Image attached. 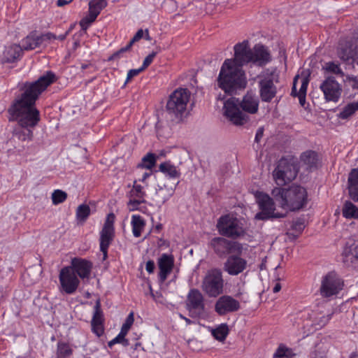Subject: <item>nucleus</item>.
<instances>
[{
    "label": "nucleus",
    "mask_w": 358,
    "mask_h": 358,
    "mask_svg": "<svg viewBox=\"0 0 358 358\" xmlns=\"http://www.w3.org/2000/svg\"><path fill=\"white\" fill-rule=\"evenodd\" d=\"M23 52L21 45L16 43H10L5 45L0 60L2 63H13L19 60L22 56Z\"/></svg>",
    "instance_id": "nucleus-22"
},
{
    "label": "nucleus",
    "mask_w": 358,
    "mask_h": 358,
    "mask_svg": "<svg viewBox=\"0 0 358 358\" xmlns=\"http://www.w3.org/2000/svg\"><path fill=\"white\" fill-rule=\"evenodd\" d=\"M252 50V63L258 66H264L271 60V56L267 49L262 45H255Z\"/></svg>",
    "instance_id": "nucleus-25"
},
{
    "label": "nucleus",
    "mask_w": 358,
    "mask_h": 358,
    "mask_svg": "<svg viewBox=\"0 0 358 358\" xmlns=\"http://www.w3.org/2000/svg\"><path fill=\"white\" fill-rule=\"evenodd\" d=\"M296 166L286 159H281L274 171L273 177L275 183L283 186L292 181L297 176Z\"/></svg>",
    "instance_id": "nucleus-9"
},
{
    "label": "nucleus",
    "mask_w": 358,
    "mask_h": 358,
    "mask_svg": "<svg viewBox=\"0 0 358 358\" xmlns=\"http://www.w3.org/2000/svg\"><path fill=\"white\" fill-rule=\"evenodd\" d=\"M343 254L346 258H350L351 260L355 259L358 261V239L347 245L344 249Z\"/></svg>",
    "instance_id": "nucleus-41"
},
{
    "label": "nucleus",
    "mask_w": 358,
    "mask_h": 358,
    "mask_svg": "<svg viewBox=\"0 0 358 358\" xmlns=\"http://www.w3.org/2000/svg\"><path fill=\"white\" fill-rule=\"evenodd\" d=\"M263 134H264V129L262 128L258 129V130L257 131L256 134H255V141L257 143L260 141L261 138L263 136Z\"/></svg>",
    "instance_id": "nucleus-61"
},
{
    "label": "nucleus",
    "mask_w": 358,
    "mask_h": 358,
    "mask_svg": "<svg viewBox=\"0 0 358 358\" xmlns=\"http://www.w3.org/2000/svg\"><path fill=\"white\" fill-rule=\"evenodd\" d=\"M311 358H326V357L324 354L318 355L316 352H314L311 355Z\"/></svg>",
    "instance_id": "nucleus-64"
},
{
    "label": "nucleus",
    "mask_w": 358,
    "mask_h": 358,
    "mask_svg": "<svg viewBox=\"0 0 358 358\" xmlns=\"http://www.w3.org/2000/svg\"><path fill=\"white\" fill-rule=\"evenodd\" d=\"M345 81L353 90H358V78L354 76H347Z\"/></svg>",
    "instance_id": "nucleus-53"
},
{
    "label": "nucleus",
    "mask_w": 358,
    "mask_h": 358,
    "mask_svg": "<svg viewBox=\"0 0 358 358\" xmlns=\"http://www.w3.org/2000/svg\"><path fill=\"white\" fill-rule=\"evenodd\" d=\"M40 36H41L42 43L45 41L56 40V38H57V35H55L51 32H48L44 34H41V35H40Z\"/></svg>",
    "instance_id": "nucleus-58"
},
{
    "label": "nucleus",
    "mask_w": 358,
    "mask_h": 358,
    "mask_svg": "<svg viewBox=\"0 0 358 358\" xmlns=\"http://www.w3.org/2000/svg\"><path fill=\"white\" fill-rule=\"evenodd\" d=\"M255 197L260 210L255 216L256 220H268L283 218L286 216V213L275 211V203L273 199L268 194L262 192H257Z\"/></svg>",
    "instance_id": "nucleus-7"
},
{
    "label": "nucleus",
    "mask_w": 358,
    "mask_h": 358,
    "mask_svg": "<svg viewBox=\"0 0 358 358\" xmlns=\"http://www.w3.org/2000/svg\"><path fill=\"white\" fill-rule=\"evenodd\" d=\"M348 185H358V169H353L348 177Z\"/></svg>",
    "instance_id": "nucleus-52"
},
{
    "label": "nucleus",
    "mask_w": 358,
    "mask_h": 358,
    "mask_svg": "<svg viewBox=\"0 0 358 358\" xmlns=\"http://www.w3.org/2000/svg\"><path fill=\"white\" fill-rule=\"evenodd\" d=\"M150 294L152 299L157 303H162V295L160 292L154 293L150 287Z\"/></svg>",
    "instance_id": "nucleus-60"
},
{
    "label": "nucleus",
    "mask_w": 358,
    "mask_h": 358,
    "mask_svg": "<svg viewBox=\"0 0 358 358\" xmlns=\"http://www.w3.org/2000/svg\"><path fill=\"white\" fill-rule=\"evenodd\" d=\"M337 55L345 64L358 65V37L340 41Z\"/></svg>",
    "instance_id": "nucleus-10"
},
{
    "label": "nucleus",
    "mask_w": 358,
    "mask_h": 358,
    "mask_svg": "<svg viewBox=\"0 0 358 358\" xmlns=\"http://www.w3.org/2000/svg\"><path fill=\"white\" fill-rule=\"evenodd\" d=\"M134 322V313L131 312L128 315L124 322L123 323V324L121 327V329H120V332H122V333L123 332L125 335H127L128 331H129L131 327L132 326Z\"/></svg>",
    "instance_id": "nucleus-47"
},
{
    "label": "nucleus",
    "mask_w": 358,
    "mask_h": 358,
    "mask_svg": "<svg viewBox=\"0 0 358 358\" xmlns=\"http://www.w3.org/2000/svg\"><path fill=\"white\" fill-rule=\"evenodd\" d=\"M217 81L219 87L228 94L245 88L248 83L243 68L230 59H225L223 62Z\"/></svg>",
    "instance_id": "nucleus-3"
},
{
    "label": "nucleus",
    "mask_w": 358,
    "mask_h": 358,
    "mask_svg": "<svg viewBox=\"0 0 358 358\" xmlns=\"http://www.w3.org/2000/svg\"><path fill=\"white\" fill-rule=\"evenodd\" d=\"M145 202V199L130 198L127 202V208L130 211H134L138 210V206L141 203Z\"/></svg>",
    "instance_id": "nucleus-48"
},
{
    "label": "nucleus",
    "mask_w": 358,
    "mask_h": 358,
    "mask_svg": "<svg viewBox=\"0 0 358 358\" xmlns=\"http://www.w3.org/2000/svg\"><path fill=\"white\" fill-rule=\"evenodd\" d=\"M128 196L129 198H136L144 199L145 196V192L144 190V187L138 184L137 180L134 182L133 187L129 191Z\"/></svg>",
    "instance_id": "nucleus-43"
},
{
    "label": "nucleus",
    "mask_w": 358,
    "mask_h": 358,
    "mask_svg": "<svg viewBox=\"0 0 358 358\" xmlns=\"http://www.w3.org/2000/svg\"><path fill=\"white\" fill-rule=\"evenodd\" d=\"M301 161L308 168L311 169L316 166L317 158V153L312 150H308L303 152L301 155Z\"/></svg>",
    "instance_id": "nucleus-32"
},
{
    "label": "nucleus",
    "mask_w": 358,
    "mask_h": 358,
    "mask_svg": "<svg viewBox=\"0 0 358 358\" xmlns=\"http://www.w3.org/2000/svg\"><path fill=\"white\" fill-rule=\"evenodd\" d=\"M21 43L23 51L34 50L39 47L42 42L40 35H37L36 33H31L22 40Z\"/></svg>",
    "instance_id": "nucleus-28"
},
{
    "label": "nucleus",
    "mask_w": 358,
    "mask_h": 358,
    "mask_svg": "<svg viewBox=\"0 0 358 358\" xmlns=\"http://www.w3.org/2000/svg\"><path fill=\"white\" fill-rule=\"evenodd\" d=\"M322 69L329 73L334 74L339 77L344 76V72L343 71L340 64L335 62H328L324 64L322 67Z\"/></svg>",
    "instance_id": "nucleus-35"
},
{
    "label": "nucleus",
    "mask_w": 358,
    "mask_h": 358,
    "mask_svg": "<svg viewBox=\"0 0 358 358\" xmlns=\"http://www.w3.org/2000/svg\"><path fill=\"white\" fill-rule=\"evenodd\" d=\"M306 317L311 322V325L315 329L324 327L331 318V314H322L317 310H313L307 311Z\"/></svg>",
    "instance_id": "nucleus-24"
},
{
    "label": "nucleus",
    "mask_w": 358,
    "mask_h": 358,
    "mask_svg": "<svg viewBox=\"0 0 358 358\" xmlns=\"http://www.w3.org/2000/svg\"><path fill=\"white\" fill-rule=\"evenodd\" d=\"M13 272V265L10 260L5 259L0 264V278L8 277Z\"/></svg>",
    "instance_id": "nucleus-44"
},
{
    "label": "nucleus",
    "mask_w": 358,
    "mask_h": 358,
    "mask_svg": "<svg viewBox=\"0 0 358 358\" xmlns=\"http://www.w3.org/2000/svg\"><path fill=\"white\" fill-rule=\"evenodd\" d=\"M258 108V97L254 93L248 92L241 101L234 97L227 100L224 104V114L233 124L242 126L249 120L246 113L255 114Z\"/></svg>",
    "instance_id": "nucleus-2"
},
{
    "label": "nucleus",
    "mask_w": 358,
    "mask_h": 358,
    "mask_svg": "<svg viewBox=\"0 0 358 358\" xmlns=\"http://www.w3.org/2000/svg\"><path fill=\"white\" fill-rule=\"evenodd\" d=\"M73 273L78 275L80 278H88L92 268V263L85 259L73 258L71 260V266Z\"/></svg>",
    "instance_id": "nucleus-23"
},
{
    "label": "nucleus",
    "mask_w": 358,
    "mask_h": 358,
    "mask_svg": "<svg viewBox=\"0 0 358 358\" xmlns=\"http://www.w3.org/2000/svg\"><path fill=\"white\" fill-rule=\"evenodd\" d=\"M126 335L122 332H120L114 338L116 340L117 343L122 344L124 346L129 345V341L125 338Z\"/></svg>",
    "instance_id": "nucleus-55"
},
{
    "label": "nucleus",
    "mask_w": 358,
    "mask_h": 358,
    "mask_svg": "<svg viewBox=\"0 0 358 358\" xmlns=\"http://www.w3.org/2000/svg\"><path fill=\"white\" fill-rule=\"evenodd\" d=\"M296 354L292 349L281 344L278 346L273 357V358H294Z\"/></svg>",
    "instance_id": "nucleus-37"
},
{
    "label": "nucleus",
    "mask_w": 358,
    "mask_h": 358,
    "mask_svg": "<svg viewBox=\"0 0 358 358\" xmlns=\"http://www.w3.org/2000/svg\"><path fill=\"white\" fill-rule=\"evenodd\" d=\"M203 291L210 297H216L223 292L224 279L220 268L207 271L202 282Z\"/></svg>",
    "instance_id": "nucleus-8"
},
{
    "label": "nucleus",
    "mask_w": 358,
    "mask_h": 358,
    "mask_svg": "<svg viewBox=\"0 0 358 358\" xmlns=\"http://www.w3.org/2000/svg\"><path fill=\"white\" fill-rule=\"evenodd\" d=\"M56 81L55 74L48 71L36 81L25 85L24 91L17 96L8 109L10 121H16L14 135L22 141H31L32 129L41 120L40 112L36 108V101L40 94L52 83Z\"/></svg>",
    "instance_id": "nucleus-1"
},
{
    "label": "nucleus",
    "mask_w": 358,
    "mask_h": 358,
    "mask_svg": "<svg viewBox=\"0 0 358 358\" xmlns=\"http://www.w3.org/2000/svg\"><path fill=\"white\" fill-rule=\"evenodd\" d=\"M185 306L190 317H203L205 314V303L201 292L196 289H191L187 296Z\"/></svg>",
    "instance_id": "nucleus-14"
},
{
    "label": "nucleus",
    "mask_w": 358,
    "mask_h": 358,
    "mask_svg": "<svg viewBox=\"0 0 358 358\" xmlns=\"http://www.w3.org/2000/svg\"><path fill=\"white\" fill-rule=\"evenodd\" d=\"M96 17H94L89 13V14L80 22V25L83 30H86L90 25L96 20Z\"/></svg>",
    "instance_id": "nucleus-49"
},
{
    "label": "nucleus",
    "mask_w": 358,
    "mask_h": 358,
    "mask_svg": "<svg viewBox=\"0 0 358 358\" xmlns=\"http://www.w3.org/2000/svg\"><path fill=\"white\" fill-rule=\"evenodd\" d=\"M159 171L169 179H178L180 177V169L171 161H166L159 164Z\"/></svg>",
    "instance_id": "nucleus-27"
},
{
    "label": "nucleus",
    "mask_w": 358,
    "mask_h": 358,
    "mask_svg": "<svg viewBox=\"0 0 358 358\" xmlns=\"http://www.w3.org/2000/svg\"><path fill=\"white\" fill-rule=\"evenodd\" d=\"M72 27H71L68 31H66L64 34H60L59 36H57L56 39L59 41H64L66 36L69 34Z\"/></svg>",
    "instance_id": "nucleus-62"
},
{
    "label": "nucleus",
    "mask_w": 358,
    "mask_h": 358,
    "mask_svg": "<svg viewBox=\"0 0 358 358\" xmlns=\"http://www.w3.org/2000/svg\"><path fill=\"white\" fill-rule=\"evenodd\" d=\"M358 110V101L347 104L339 114L341 119H348Z\"/></svg>",
    "instance_id": "nucleus-42"
},
{
    "label": "nucleus",
    "mask_w": 358,
    "mask_h": 358,
    "mask_svg": "<svg viewBox=\"0 0 358 358\" xmlns=\"http://www.w3.org/2000/svg\"><path fill=\"white\" fill-rule=\"evenodd\" d=\"M299 79V76L297 75L294 77V81H293V87L292 89V96H297L299 99V102H301V99H303V101L306 99V94L307 92L308 85L309 83V79L308 77H303L300 78L301 79V86L299 88V90L297 92L296 90V85L298 83V80Z\"/></svg>",
    "instance_id": "nucleus-26"
},
{
    "label": "nucleus",
    "mask_w": 358,
    "mask_h": 358,
    "mask_svg": "<svg viewBox=\"0 0 358 358\" xmlns=\"http://www.w3.org/2000/svg\"><path fill=\"white\" fill-rule=\"evenodd\" d=\"M190 94L187 89L176 90L169 96L166 103V111L176 121L181 120L187 109Z\"/></svg>",
    "instance_id": "nucleus-5"
},
{
    "label": "nucleus",
    "mask_w": 358,
    "mask_h": 358,
    "mask_svg": "<svg viewBox=\"0 0 358 358\" xmlns=\"http://www.w3.org/2000/svg\"><path fill=\"white\" fill-rule=\"evenodd\" d=\"M157 158V157L155 154L148 153L142 158L141 162L138 165V168L151 170L155 166Z\"/></svg>",
    "instance_id": "nucleus-36"
},
{
    "label": "nucleus",
    "mask_w": 358,
    "mask_h": 358,
    "mask_svg": "<svg viewBox=\"0 0 358 358\" xmlns=\"http://www.w3.org/2000/svg\"><path fill=\"white\" fill-rule=\"evenodd\" d=\"M115 216L114 213L108 214L103 227L100 231L99 245L100 251L103 253V259L108 257V250L115 237Z\"/></svg>",
    "instance_id": "nucleus-12"
},
{
    "label": "nucleus",
    "mask_w": 358,
    "mask_h": 358,
    "mask_svg": "<svg viewBox=\"0 0 358 358\" xmlns=\"http://www.w3.org/2000/svg\"><path fill=\"white\" fill-rule=\"evenodd\" d=\"M210 246L220 257H224L231 253L241 254L243 250V246L240 243L228 240L224 237L213 238L210 241Z\"/></svg>",
    "instance_id": "nucleus-13"
},
{
    "label": "nucleus",
    "mask_w": 358,
    "mask_h": 358,
    "mask_svg": "<svg viewBox=\"0 0 358 358\" xmlns=\"http://www.w3.org/2000/svg\"><path fill=\"white\" fill-rule=\"evenodd\" d=\"M155 268V264L154 261L149 260L146 262L145 270L147 271L148 273H153Z\"/></svg>",
    "instance_id": "nucleus-59"
},
{
    "label": "nucleus",
    "mask_w": 358,
    "mask_h": 358,
    "mask_svg": "<svg viewBox=\"0 0 358 358\" xmlns=\"http://www.w3.org/2000/svg\"><path fill=\"white\" fill-rule=\"evenodd\" d=\"M216 227L221 236L230 238H238L246 234L243 222L230 214L221 216L217 220Z\"/></svg>",
    "instance_id": "nucleus-6"
},
{
    "label": "nucleus",
    "mask_w": 358,
    "mask_h": 358,
    "mask_svg": "<svg viewBox=\"0 0 358 358\" xmlns=\"http://www.w3.org/2000/svg\"><path fill=\"white\" fill-rule=\"evenodd\" d=\"M211 334L216 340L222 342L229 334L228 327L226 324H221L217 328L213 329Z\"/></svg>",
    "instance_id": "nucleus-39"
},
{
    "label": "nucleus",
    "mask_w": 358,
    "mask_h": 358,
    "mask_svg": "<svg viewBox=\"0 0 358 358\" xmlns=\"http://www.w3.org/2000/svg\"><path fill=\"white\" fill-rule=\"evenodd\" d=\"M247 260L237 255H231L228 257L224 263L223 268L230 275H238L246 269Z\"/></svg>",
    "instance_id": "nucleus-18"
},
{
    "label": "nucleus",
    "mask_w": 358,
    "mask_h": 358,
    "mask_svg": "<svg viewBox=\"0 0 358 358\" xmlns=\"http://www.w3.org/2000/svg\"><path fill=\"white\" fill-rule=\"evenodd\" d=\"M259 95L264 102H270L276 95L277 88L271 76H266L259 81Z\"/></svg>",
    "instance_id": "nucleus-20"
},
{
    "label": "nucleus",
    "mask_w": 358,
    "mask_h": 358,
    "mask_svg": "<svg viewBox=\"0 0 358 358\" xmlns=\"http://www.w3.org/2000/svg\"><path fill=\"white\" fill-rule=\"evenodd\" d=\"M271 194L282 209L289 211H298L308 203V192L300 185H292L288 188L275 187Z\"/></svg>",
    "instance_id": "nucleus-4"
},
{
    "label": "nucleus",
    "mask_w": 358,
    "mask_h": 358,
    "mask_svg": "<svg viewBox=\"0 0 358 358\" xmlns=\"http://www.w3.org/2000/svg\"><path fill=\"white\" fill-rule=\"evenodd\" d=\"M292 228L300 234L304 229V224L301 221L296 220L293 222Z\"/></svg>",
    "instance_id": "nucleus-56"
},
{
    "label": "nucleus",
    "mask_w": 358,
    "mask_h": 358,
    "mask_svg": "<svg viewBox=\"0 0 358 358\" xmlns=\"http://www.w3.org/2000/svg\"><path fill=\"white\" fill-rule=\"evenodd\" d=\"M60 283V291L66 294H72L76 292L79 285L80 280L71 268L65 266L60 270L59 275Z\"/></svg>",
    "instance_id": "nucleus-15"
},
{
    "label": "nucleus",
    "mask_w": 358,
    "mask_h": 358,
    "mask_svg": "<svg viewBox=\"0 0 358 358\" xmlns=\"http://www.w3.org/2000/svg\"><path fill=\"white\" fill-rule=\"evenodd\" d=\"M159 272L158 274L160 282H164L171 273L174 266V258L172 255L163 253L157 261Z\"/></svg>",
    "instance_id": "nucleus-21"
},
{
    "label": "nucleus",
    "mask_w": 358,
    "mask_h": 358,
    "mask_svg": "<svg viewBox=\"0 0 358 358\" xmlns=\"http://www.w3.org/2000/svg\"><path fill=\"white\" fill-rule=\"evenodd\" d=\"M73 354V350L69 343L58 342L57 345L56 358H69Z\"/></svg>",
    "instance_id": "nucleus-34"
},
{
    "label": "nucleus",
    "mask_w": 358,
    "mask_h": 358,
    "mask_svg": "<svg viewBox=\"0 0 358 358\" xmlns=\"http://www.w3.org/2000/svg\"><path fill=\"white\" fill-rule=\"evenodd\" d=\"M175 189L172 187H159L156 191V201L159 203H164L173 195Z\"/></svg>",
    "instance_id": "nucleus-30"
},
{
    "label": "nucleus",
    "mask_w": 358,
    "mask_h": 358,
    "mask_svg": "<svg viewBox=\"0 0 358 358\" xmlns=\"http://www.w3.org/2000/svg\"><path fill=\"white\" fill-rule=\"evenodd\" d=\"M234 57L229 59L234 61L236 65H240L241 68L245 64L252 62V50L250 49L249 42L243 41L234 45Z\"/></svg>",
    "instance_id": "nucleus-17"
},
{
    "label": "nucleus",
    "mask_w": 358,
    "mask_h": 358,
    "mask_svg": "<svg viewBox=\"0 0 358 358\" xmlns=\"http://www.w3.org/2000/svg\"><path fill=\"white\" fill-rule=\"evenodd\" d=\"M131 225L134 236L138 238L141 235V232L145 226V222L141 215H133L131 216Z\"/></svg>",
    "instance_id": "nucleus-29"
},
{
    "label": "nucleus",
    "mask_w": 358,
    "mask_h": 358,
    "mask_svg": "<svg viewBox=\"0 0 358 358\" xmlns=\"http://www.w3.org/2000/svg\"><path fill=\"white\" fill-rule=\"evenodd\" d=\"M151 172H145L141 178L138 179V181L145 182L146 179L151 176Z\"/></svg>",
    "instance_id": "nucleus-63"
},
{
    "label": "nucleus",
    "mask_w": 358,
    "mask_h": 358,
    "mask_svg": "<svg viewBox=\"0 0 358 358\" xmlns=\"http://www.w3.org/2000/svg\"><path fill=\"white\" fill-rule=\"evenodd\" d=\"M143 71V69L141 67H140L139 69H137L129 70L127 73V81H129L132 78L138 76Z\"/></svg>",
    "instance_id": "nucleus-57"
},
{
    "label": "nucleus",
    "mask_w": 358,
    "mask_h": 358,
    "mask_svg": "<svg viewBox=\"0 0 358 358\" xmlns=\"http://www.w3.org/2000/svg\"><path fill=\"white\" fill-rule=\"evenodd\" d=\"M106 6V0H91L89 3V13L94 17H97Z\"/></svg>",
    "instance_id": "nucleus-33"
},
{
    "label": "nucleus",
    "mask_w": 358,
    "mask_h": 358,
    "mask_svg": "<svg viewBox=\"0 0 358 358\" xmlns=\"http://www.w3.org/2000/svg\"><path fill=\"white\" fill-rule=\"evenodd\" d=\"M90 215V208L87 204L80 205L76 210V216L79 222L84 223Z\"/></svg>",
    "instance_id": "nucleus-40"
},
{
    "label": "nucleus",
    "mask_w": 358,
    "mask_h": 358,
    "mask_svg": "<svg viewBox=\"0 0 358 358\" xmlns=\"http://www.w3.org/2000/svg\"><path fill=\"white\" fill-rule=\"evenodd\" d=\"M320 90L327 101L337 103L341 98L343 90L341 85L334 76H327L320 84Z\"/></svg>",
    "instance_id": "nucleus-16"
},
{
    "label": "nucleus",
    "mask_w": 358,
    "mask_h": 358,
    "mask_svg": "<svg viewBox=\"0 0 358 358\" xmlns=\"http://www.w3.org/2000/svg\"><path fill=\"white\" fill-rule=\"evenodd\" d=\"M240 308V303L231 296H220L215 303V310L220 315L237 311Z\"/></svg>",
    "instance_id": "nucleus-19"
},
{
    "label": "nucleus",
    "mask_w": 358,
    "mask_h": 358,
    "mask_svg": "<svg viewBox=\"0 0 358 358\" xmlns=\"http://www.w3.org/2000/svg\"><path fill=\"white\" fill-rule=\"evenodd\" d=\"M143 34H144V31L143 29H138L137 31V32L136 33V34L134 36V37L129 42V43L126 46L120 48L117 52L114 53L112 57L115 58V57L119 56L121 53H123V52H125L129 50L135 42L138 41L141 38H143Z\"/></svg>",
    "instance_id": "nucleus-38"
},
{
    "label": "nucleus",
    "mask_w": 358,
    "mask_h": 358,
    "mask_svg": "<svg viewBox=\"0 0 358 358\" xmlns=\"http://www.w3.org/2000/svg\"><path fill=\"white\" fill-rule=\"evenodd\" d=\"M51 199L54 205H58L66 201L67 194L61 189H55L52 193Z\"/></svg>",
    "instance_id": "nucleus-45"
},
{
    "label": "nucleus",
    "mask_w": 358,
    "mask_h": 358,
    "mask_svg": "<svg viewBox=\"0 0 358 358\" xmlns=\"http://www.w3.org/2000/svg\"><path fill=\"white\" fill-rule=\"evenodd\" d=\"M349 194L354 201H358V185H348Z\"/></svg>",
    "instance_id": "nucleus-50"
},
{
    "label": "nucleus",
    "mask_w": 358,
    "mask_h": 358,
    "mask_svg": "<svg viewBox=\"0 0 358 358\" xmlns=\"http://www.w3.org/2000/svg\"><path fill=\"white\" fill-rule=\"evenodd\" d=\"M342 214L347 219H358V208L351 201H345L342 209Z\"/></svg>",
    "instance_id": "nucleus-31"
},
{
    "label": "nucleus",
    "mask_w": 358,
    "mask_h": 358,
    "mask_svg": "<svg viewBox=\"0 0 358 358\" xmlns=\"http://www.w3.org/2000/svg\"><path fill=\"white\" fill-rule=\"evenodd\" d=\"M343 281L334 271L329 272L322 278L320 294L323 298L337 295L343 287Z\"/></svg>",
    "instance_id": "nucleus-11"
},
{
    "label": "nucleus",
    "mask_w": 358,
    "mask_h": 358,
    "mask_svg": "<svg viewBox=\"0 0 358 358\" xmlns=\"http://www.w3.org/2000/svg\"><path fill=\"white\" fill-rule=\"evenodd\" d=\"M157 55V52H152L144 59L142 66H141L143 70L145 69L154 60Z\"/></svg>",
    "instance_id": "nucleus-54"
},
{
    "label": "nucleus",
    "mask_w": 358,
    "mask_h": 358,
    "mask_svg": "<svg viewBox=\"0 0 358 358\" xmlns=\"http://www.w3.org/2000/svg\"><path fill=\"white\" fill-rule=\"evenodd\" d=\"M92 331L98 337L101 336L104 333L103 324H91Z\"/></svg>",
    "instance_id": "nucleus-51"
},
{
    "label": "nucleus",
    "mask_w": 358,
    "mask_h": 358,
    "mask_svg": "<svg viewBox=\"0 0 358 358\" xmlns=\"http://www.w3.org/2000/svg\"><path fill=\"white\" fill-rule=\"evenodd\" d=\"M103 312L100 308L99 302L97 301L94 308V313L91 324H103Z\"/></svg>",
    "instance_id": "nucleus-46"
}]
</instances>
